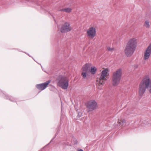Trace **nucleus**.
<instances>
[{
    "label": "nucleus",
    "instance_id": "f257e3e1",
    "mask_svg": "<svg viewBox=\"0 0 151 151\" xmlns=\"http://www.w3.org/2000/svg\"><path fill=\"white\" fill-rule=\"evenodd\" d=\"M146 89L151 94V78L148 75L144 76L139 84L138 94L139 96H143Z\"/></svg>",
    "mask_w": 151,
    "mask_h": 151
},
{
    "label": "nucleus",
    "instance_id": "f03ea898",
    "mask_svg": "<svg viewBox=\"0 0 151 151\" xmlns=\"http://www.w3.org/2000/svg\"><path fill=\"white\" fill-rule=\"evenodd\" d=\"M109 70L107 68L104 69L101 73L99 78H97L96 80V86L97 89L101 90L102 89L103 86L105 82L109 78Z\"/></svg>",
    "mask_w": 151,
    "mask_h": 151
},
{
    "label": "nucleus",
    "instance_id": "7ed1b4c3",
    "mask_svg": "<svg viewBox=\"0 0 151 151\" xmlns=\"http://www.w3.org/2000/svg\"><path fill=\"white\" fill-rule=\"evenodd\" d=\"M122 74V70L119 68L114 72L112 76L111 81L114 86H117L120 83Z\"/></svg>",
    "mask_w": 151,
    "mask_h": 151
},
{
    "label": "nucleus",
    "instance_id": "20e7f679",
    "mask_svg": "<svg viewBox=\"0 0 151 151\" xmlns=\"http://www.w3.org/2000/svg\"><path fill=\"white\" fill-rule=\"evenodd\" d=\"M91 65L92 64L91 63H86L83 66L81 70V75L83 79L87 80L89 78V69Z\"/></svg>",
    "mask_w": 151,
    "mask_h": 151
},
{
    "label": "nucleus",
    "instance_id": "39448f33",
    "mask_svg": "<svg viewBox=\"0 0 151 151\" xmlns=\"http://www.w3.org/2000/svg\"><path fill=\"white\" fill-rule=\"evenodd\" d=\"M58 85L63 89H67L68 86L69 81L65 77L60 76L57 79Z\"/></svg>",
    "mask_w": 151,
    "mask_h": 151
},
{
    "label": "nucleus",
    "instance_id": "423d86ee",
    "mask_svg": "<svg viewBox=\"0 0 151 151\" xmlns=\"http://www.w3.org/2000/svg\"><path fill=\"white\" fill-rule=\"evenodd\" d=\"M88 112L92 111L97 107V103L94 100H92L87 102L86 104Z\"/></svg>",
    "mask_w": 151,
    "mask_h": 151
},
{
    "label": "nucleus",
    "instance_id": "0eeeda50",
    "mask_svg": "<svg viewBox=\"0 0 151 151\" xmlns=\"http://www.w3.org/2000/svg\"><path fill=\"white\" fill-rule=\"evenodd\" d=\"M72 29L70 23L66 22L62 25L60 30L62 33H65L70 31Z\"/></svg>",
    "mask_w": 151,
    "mask_h": 151
},
{
    "label": "nucleus",
    "instance_id": "6e6552de",
    "mask_svg": "<svg viewBox=\"0 0 151 151\" xmlns=\"http://www.w3.org/2000/svg\"><path fill=\"white\" fill-rule=\"evenodd\" d=\"M151 55V44H150L146 48L143 53V59L145 60H148Z\"/></svg>",
    "mask_w": 151,
    "mask_h": 151
},
{
    "label": "nucleus",
    "instance_id": "1a4fd4ad",
    "mask_svg": "<svg viewBox=\"0 0 151 151\" xmlns=\"http://www.w3.org/2000/svg\"><path fill=\"white\" fill-rule=\"evenodd\" d=\"M96 32L95 28L93 27H91L87 30V34L88 37L93 38L96 36Z\"/></svg>",
    "mask_w": 151,
    "mask_h": 151
},
{
    "label": "nucleus",
    "instance_id": "9d476101",
    "mask_svg": "<svg viewBox=\"0 0 151 151\" xmlns=\"http://www.w3.org/2000/svg\"><path fill=\"white\" fill-rule=\"evenodd\" d=\"M137 42L134 38L131 39L128 42L126 47L135 49L137 47Z\"/></svg>",
    "mask_w": 151,
    "mask_h": 151
},
{
    "label": "nucleus",
    "instance_id": "9b49d317",
    "mask_svg": "<svg viewBox=\"0 0 151 151\" xmlns=\"http://www.w3.org/2000/svg\"><path fill=\"white\" fill-rule=\"evenodd\" d=\"M135 49L128 47H125L124 50V52L125 55L127 57L132 56L134 53Z\"/></svg>",
    "mask_w": 151,
    "mask_h": 151
},
{
    "label": "nucleus",
    "instance_id": "f8f14e48",
    "mask_svg": "<svg viewBox=\"0 0 151 151\" xmlns=\"http://www.w3.org/2000/svg\"><path fill=\"white\" fill-rule=\"evenodd\" d=\"M50 82V81H48L44 83L37 85L36 87L39 89L41 90H43L46 88Z\"/></svg>",
    "mask_w": 151,
    "mask_h": 151
},
{
    "label": "nucleus",
    "instance_id": "ddd939ff",
    "mask_svg": "<svg viewBox=\"0 0 151 151\" xmlns=\"http://www.w3.org/2000/svg\"><path fill=\"white\" fill-rule=\"evenodd\" d=\"M59 11L64 12L67 13H70L72 11V9L70 7H67L64 8L59 9H58Z\"/></svg>",
    "mask_w": 151,
    "mask_h": 151
},
{
    "label": "nucleus",
    "instance_id": "4468645a",
    "mask_svg": "<svg viewBox=\"0 0 151 151\" xmlns=\"http://www.w3.org/2000/svg\"><path fill=\"white\" fill-rule=\"evenodd\" d=\"M91 68L89 69V73L90 72L91 73L94 75L96 73L97 71V69L94 66H91Z\"/></svg>",
    "mask_w": 151,
    "mask_h": 151
},
{
    "label": "nucleus",
    "instance_id": "2eb2a0df",
    "mask_svg": "<svg viewBox=\"0 0 151 151\" xmlns=\"http://www.w3.org/2000/svg\"><path fill=\"white\" fill-rule=\"evenodd\" d=\"M126 120L124 119L120 118L119 119L118 121V123L120 126H123L124 124L126 122Z\"/></svg>",
    "mask_w": 151,
    "mask_h": 151
},
{
    "label": "nucleus",
    "instance_id": "dca6fc26",
    "mask_svg": "<svg viewBox=\"0 0 151 151\" xmlns=\"http://www.w3.org/2000/svg\"><path fill=\"white\" fill-rule=\"evenodd\" d=\"M108 51L112 52L114 50V47H106Z\"/></svg>",
    "mask_w": 151,
    "mask_h": 151
},
{
    "label": "nucleus",
    "instance_id": "f3484780",
    "mask_svg": "<svg viewBox=\"0 0 151 151\" xmlns=\"http://www.w3.org/2000/svg\"><path fill=\"white\" fill-rule=\"evenodd\" d=\"M144 26L145 27L147 28H149L150 27V25L149 24V22L148 21H146L145 22Z\"/></svg>",
    "mask_w": 151,
    "mask_h": 151
},
{
    "label": "nucleus",
    "instance_id": "a211bd4d",
    "mask_svg": "<svg viewBox=\"0 0 151 151\" xmlns=\"http://www.w3.org/2000/svg\"><path fill=\"white\" fill-rule=\"evenodd\" d=\"M77 151H83V150L81 149H78L77 150Z\"/></svg>",
    "mask_w": 151,
    "mask_h": 151
},
{
    "label": "nucleus",
    "instance_id": "6ab92c4d",
    "mask_svg": "<svg viewBox=\"0 0 151 151\" xmlns=\"http://www.w3.org/2000/svg\"><path fill=\"white\" fill-rule=\"evenodd\" d=\"M130 31H131L130 32H133V31H132L131 29H130Z\"/></svg>",
    "mask_w": 151,
    "mask_h": 151
}]
</instances>
